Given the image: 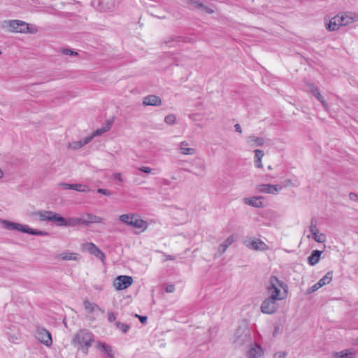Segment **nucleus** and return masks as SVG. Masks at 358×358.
Wrapping results in <instances>:
<instances>
[{
    "mask_svg": "<svg viewBox=\"0 0 358 358\" xmlns=\"http://www.w3.org/2000/svg\"><path fill=\"white\" fill-rule=\"evenodd\" d=\"M267 295L279 301L285 300L288 294V285L275 275H271L265 285Z\"/></svg>",
    "mask_w": 358,
    "mask_h": 358,
    "instance_id": "f257e3e1",
    "label": "nucleus"
},
{
    "mask_svg": "<svg viewBox=\"0 0 358 358\" xmlns=\"http://www.w3.org/2000/svg\"><path fill=\"white\" fill-rule=\"evenodd\" d=\"M0 224L7 230H14L26 234H29L31 235L36 236H48V232L42 230L34 229L29 227L27 224H22L17 222H10L9 220H3L0 218Z\"/></svg>",
    "mask_w": 358,
    "mask_h": 358,
    "instance_id": "f03ea898",
    "label": "nucleus"
},
{
    "mask_svg": "<svg viewBox=\"0 0 358 358\" xmlns=\"http://www.w3.org/2000/svg\"><path fill=\"white\" fill-rule=\"evenodd\" d=\"M93 341L94 335L92 333L87 329H82L75 334L72 343L83 353L87 355Z\"/></svg>",
    "mask_w": 358,
    "mask_h": 358,
    "instance_id": "7ed1b4c3",
    "label": "nucleus"
},
{
    "mask_svg": "<svg viewBox=\"0 0 358 358\" xmlns=\"http://www.w3.org/2000/svg\"><path fill=\"white\" fill-rule=\"evenodd\" d=\"M2 28L5 30L13 33H35L36 29L30 27L29 24L24 21L20 20H7L1 24Z\"/></svg>",
    "mask_w": 358,
    "mask_h": 358,
    "instance_id": "20e7f679",
    "label": "nucleus"
},
{
    "mask_svg": "<svg viewBox=\"0 0 358 358\" xmlns=\"http://www.w3.org/2000/svg\"><path fill=\"white\" fill-rule=\"evenodd\" d=\"M29 217L34 221L53 222L58 225L59 215L50 210H37L31 212Z\"/></svg>",
    "mask_w": 358,
    "mask_h": 358,
    "instance_id": "39448f33",
    "label": "nucleus"
},
{
    "mask_svg": "<svg viewBox=\"0 0 358 358\" xmlns=\"http://www.w3.org/2000/svg\"><path fill=\"white\" fill-rule=\"evenodd\" d=\"M36 339L46 347L52 345V338L50 332L42 327H36L34 333Z\"/></svg>",
    "mask_w": 358,
    "mask_h": 358,
    "instance_id": "423d86ee",
    "label": "nucleus"
},
{
    "mask_svg": "<svg viewBox=\"0 0 358 358\" xmlns=\"http://www.w3.org/2000/svg\"><path fill=\"white\" fill-rule=\"evenodd\" d=\"M279 300L268 296L262 303L260 309L262 313L271 315L275 313L279 308Z\"/></svg>",
    "mask_w": 358,
    "mask_h": 358,
    "instance_id": "0eeeda50",
    "label": "nucleus"
},
{
    "mask_svg": "<svg viewBox=\"0 0 358 358\" xmlns=\"http://www.w3.org/2000/svg\"><path fill=\"white\" fill-rule=\"evenodd\" d=\"M324 27L329 31H335L343 27L339 13L330 19L324 18Z\"/></svg>",
    "mask_w": 358,
    "mask_h": 358,
    "instance_id": "6e6552de",
    "label": "nucleus"
},
{
    "mask_svg": "<svg viewBox=\"0 0 358 358\" xmlns=\"http://www.w3.org/2000/svg\"><path fill=\"white\" fill-rule=\"evenodd\" d=\"M245 246L254 251L264 252L269 250V247L261 239L252 238L245 241Z\"/></svg>",
    "mask_w": 358,
    "mask_h": 358,
    "instance_id": "1a4fd4ad",
    "label": "nucleus"
},
{
    "mask_svg": "<svg viewBox=\"0 0 358 358\" xmlns=\"http://www.w3.org/2000/svg\"><path fill=\"white\" fill-rule=\"evenodd\" d=\"M133 283V278L129 275L117 276L114 282L113 287L117 290H123L129 287Z\"/></svg>",
    "mask_w": 358,
    "mask_h": 358,
    "instance_id": "9d476101",
    "label": "nucleus"
},
{
    "mask_svg": "<svg viewBox=\"0 0 358 358\" xmlns=\"http://www.w3.org/2000/svg\"><path fill=\"white\" fill-rule=\"evenodd\" d=\"M80 224L84 225V218L83 217H68L65 218L59 215L58 220L59 227H76Z\"/></svg>",
    "mask_w": 358,
    "mask_h": 358,
    "instance_id": "9b49d317",
    "label": "nucleus"
},
{
    "mask_svg": "<svg viewBox=\"0 0 358 358\" xmlns=\"http://www.w3.org/2000/svg\"><path fill=\"white\" fill-rule=\"evenodd\" d=\"M282 189V187L279 185L260 184L257 186L259 192L273 195L278 194Z\"/></svg>",
    "mask_w": 358,
    "mask_h": 358,
    "instance_id": "f8f14e48",
    "label": "nucleus"
},
{
    "mask_svg": "<svg viewBox=\"0 0 358 358\" xmlns=\"http://www.w3.org/2000/svg\"><path fill=\"white\" fill-rule=\"evenodd\" d=\"M83 249L90 254L99 258L101 262L105 259V255L101 250L93 243H85L83 245Z\"/></svg>",
    "mask_w": 358,
    "mask_h": 358,
    "instance_id": "ddd939ff",
    "label": "nucleus"
},
{
    "mask_svg": "<svg viewBox=\"0 0 358 358\" xmlns=\"http://www.w3.org/2000/svg\"><path fill=\"white\" fill-rule=\"evenodd\" d=\"M341 20L344 26L352 24L358 22V13L352 11L339 13Z\"/></svg>",
    "mask_w": 358,
    "mask_h": 358,
    "instance_id": "4468645a",
    "label": "nucleus"
},
{
    "mask_svg": "<svg viewBox=\"0 0 358 358\" xmlns=\"http://www.w3.org/2000/svg\"><path fill=\"white\" fill-rule=\"evenodd\" d=\"M178 150L182 155H194L196 153V149L191 146L187 141H182L179 143Z\"/></svg>",
    "mask_w": 358,
    "mask_h": 358,
    "instance_id": "2eb2a0df",
    "label": "nucleus"
},
{
    "mask_svg": "<svg viewBox=\"0 0 358 358\" xmlns=\"http://www.w3.org/2000/svg\"><path fill=\"white\" fill-rule=\"evenodd\" d=\"M180 3L183 5L189 6L193 8L199 9L201 11L207 13H213V10L201 3L194 0H181Z\"/></svg>",
    "mask_w": 358,
    "mask_h": 358,
    "instance_id": "dca6fc26",
    "label": "nucleus"
},
{
    "mask_svg": "<svg viewBox=\"0 0 358 358\" xmlns=\"http://www.w3.org/2000/svg\"><path fill=\"white\" fill-rule=\"evenodd\" d=\"M264 355V350L257 344L252 345L247 352L248 358H262Z\"/></svg>",
    "mask_w": 358,
    "mask_h": 358,
    "instance_id": "f3484780",
    "label": "nucleus"
},
{
    "mask_svg": "<svg viewBox=\"0 0 358 358\" xmlns=\"http://www.w3.org/2000/svg\"><path fill=\"white\" fill-rule=\"evenodd\" d=\"M129 226L140 229L141 231H144L147 229L148 224L145 220L141 219L138 214H136V217L134 218Z\"/></svg>",
    "mask_w": 358,
    "mask_h": 358,
    "instance_id": "a211bd4d",
    "label": "nucleus"
},
{
    "mask_svg": "<svg viewBox=\"0 0 358 358\" xmlns=\"http://www.w3.org/2000/svg\"><path fill=\"white\" fill-rule=\"evenodd\" d=\"M307 90L312 93V94L315 96L318 101H320L325 110H328V104L320 94L317 87H316L313 84H308L307 85Z\"/></svg>",
    "mask_w": 358,
    "mask_h": 358,
    "instance_id": "6ab92c4d",
    "label": "nucleus"
},
{
    "mask_svg": "<svg viewBox=\"0 0 358 358\" xmlns=\"http://www.w3.org/2000/svg\"><path fill=\"white\" fill-rule=\"evenodd\" d=\"M92 141V137H85L83 140L75 141L69 143L67 148L72 150H77L88 144Z\"/></svg>",
    "mask_w": 358,
    "mask_h": 358,
    "instance_id": "aec40b11",
    "label": "nucleus"
},
{
    "mask_svg": "<svg viewBox=\"0 0 358 358\" xmlns=\"http://www.w3.org/2000/svg\"><path fill=\"white\" fill-rule=\"evenodd\" d=\"M143 103L144 106H159L162 99L156 95H148L144 97Z\"/></svg>",
    "mask_w": 358,
    "mask_h": 358,
    "instance_id": "412c9836",
    "label": "nucleus"
},
{
    "mask_svg": "<svg viewBox=\"0 0 358 358\" xmlns=\"http://www.w3.org/2000/svg\"><path fill=\"white\" fill-rule=\"evenodd\" d=\"M96 347L98 350L106 355L109 358H115L112 348L106 343L97 342Z\"/></svg>",
    "mask_w": 358,
    "mask_h": 358,
    "instance_id": "4be33fe9",
    "label": "nucleus"
},
{
    "mask_svg": "<svg viewBox=\"0 0 358 358\" xmlns=\"http://www.w3.org/2000/svg\"><path fill=\"white\" fill-rule=\"evenodd\" d=\"M261 196H252L248 197L243 199V202L245 204L255 207V208H262L264 206L262 201H261Z\"/></svg>",
    "mask_w": 358,
    "mask_h": 358,
    "instance_id": "5701e85b",
    "label": "nucleus"
},
{
    "mask_svg": "<svg viewBox=\"0 0 358 358\" xmlns=\"http://www.w3.org/2000/svg\"><path fill=\"white\" fill-rule=\"evenodd\" d=\"M246 142L250 147H257L262 146L265 141L262 137L250 136L248 137Z\"/></svg>",
    "mask_w": 358,
    "mask_h": 358,
    "instance_id": "b1692460",
    "label": "nucleus"
},
{
    "mask_svg": "<svg viewBox=\"0 0 358 358\" xmlns=\"http://www.w3.org/2000/svg\"><path fill=\"white\" fill-rule=\"evenodd\" d=\"M84 218V225H89L92 223H101L103 222V219L101 217H99L96 215L87 213L83 216Z\"/></svg>",
    "mask_w": 358,
    "mask_h": 358,
    "instance_id": "393cba45",
    "label": "nucleus"
},
{
    "mask_svg": "<svg viewBox=\"0 0 358 358\" xmlns=\"http://www.w3.org/2000/svg\"><path fill=\"white\" fill-rule=\"evenodd\" d=\"M322 252L320 250H314L312 254L308 257V263L311 266L317 264L320 259Z\"/></svg>",
    "mask_w": 358,
    "mask_h": 358,
    "instance_id": "a878e982",
    "label": "nucleus"
},
{
    "mask_svg": "<svg viewBox=\"0 0 358 358\" xmlns=\"http://www.w3.org/2000/svg\"><path fill=\"white\" fill-rule=\"evenodd\" d=\"M308 238H313L315 241L323 243L327 241V236L324 233H320L319 230L307 236Z\"/></svg>",
    "mask_w": 358,
    "mask_h": 358,
    "instance_id": "bb28decb",
    "label": "nucleus"
},
{
    "mask_svg": "<svg viewBox=\"0 0 358 358\" xmlns=\"http://www.w3.org/2000/svg\"><path fill=\"white\" fill-rule=\"evenodd\" d=\"M355 352L351 350H345L341 352H335L334 358H354Z\"/></svg>",
    "mask_w": 358,
    "mask_h": 358,
    "instance_id": "cd10ccee",
    "label": "nucleus"
},
{
    "mask_svg": "<svg viewBox=\"0 0 358 358\" xmlns=\"http://www.w3.org/2000/svg\"><path fill=\"white\" fill-rule=\"evenodd\" d=\"M83 306L86 312L92 313L96 310H101L98 305L94 303H91L88 300L83 301Z\"/></svg>",
    "mask_w": 358,
    "mask_h": 358,
    "instance_id": "c85d7f7f",
    "label": "nucleus"
},
{
    "mask_svg": "<svg viewBox=\"0 0 358 358\" xmlns=\"http://www.w3.org/2000/svg\"><path fill=\"white\" fill-rule=\"evenodd\" d=\"M234 241V236H229L223 243H222L218 248V251L223 254L227 249L233 243Z\"/></svg>",
    "mask_w": 358,
    "mask_h": 358,
    "instance_id": "c756f323",
    "label": "nucleus"
},
{
    "mask_svg": "<svg viewBox=\"0 0 358 358\" xmlns=\"http://www.w3.org/2000/svg\"><path fill=\"white\" fill-rule=\"evenodd\" d=\"M110 127H111V122H108L104 127H103L102 128H100V129H97L92 134V135L89 136L88 137H92V140L94 137L101 136L102 134L109 131Z\"/></svg>",
    "mask_w": 358,
    "mask_h": 358,
    "instance_id": "7c9ffc66",
    "label": "nucleus"
},
{
    "mask_svg": "<svg viewBox=\"0 0 358 358\" xmlns=\"http://www.w3.org/2000/svg\"><path fill=\"white\" fill-rule=\"evenodd\" d=\"M136 213L122 214L119 216V220L121 222L129 226L130 224V223L132 222V220H134V218L136 217Z\"/></svg>",
    "mask_w": 358,
    "mask_h": 358,
    "instance_id": "2f4dec72",
    "label": "nucleus"
},
{
    "mask_svg": "<svg viewBox=\"0 0 358 358\" xmlns=\"http://www.w3.org/2000/svg\"><path fill=\"white\" fill-rule=\"evenodd\" d=\"M59 257L65 261L68 260H73V261H77L78 260V254L76 252H64L61 253Z\"/></svg>",
    "mask_w": 358,
    "mask_h": 358,
    "instance_id": "473e14b6",
    "label": "nucleus"
},
{
    "mask_svg": "<svg viewBox=\"0 0 358 358\" xmlns=\"http://www.w3.org/2000/svg\"><path fill=\"white\" fill-rule=\"evenodd\" d=\"M264 155V152L262 150H255V163L257 167L262 168L263 164L262 162V159Z\"/></svg>",
    "mask_w": 358,
    "mask_h": 358,
    "instance_id": "72a5a7b5",
    "label": "nucleus"
},
{
    "mask_svg": "<svg viewBox=\"0 0 358 358\" xmlns=\"http://www.w3.org/2000/svg\"><path fill=\"white\" fill-rule=\"evenodd\" d=\"M333 278V273L332 271H329L327 273V274L323 276L319 281H318V285H320L321 287H323L324 285L329 284Z\"/></svg>",
    "mask_w": 358,
    "mask_h": 358,
    "instance_id": "f704fd0d",
    "label": "nucleus"
},
{
    "mask_svg": "<svg viewBox=\"0 0 358 358\" xmlns=\"http://www.w3.org/2000/svg\"><path fill=\"white\" fill-rule=\"evenodd\" d=\"M71 189L80 192H88L90 191L88 186L82 184H72Z\"/></svg>",
    "mask_w": 358,
    "mask_h": 358,
    "instance_id": "c9c22d12",
    "label": "nucleus"
},
{
    "mask_svg": "<svg viewBox=\"0 0 358 358\" xmlns=\"http://www.w3.org/2000/svg\"><path fill=\"white\" fill-rule=\"evenodd\" d=\"M176 121V117L173 114H169L164 118V122L169 125H173Z\"/></svg>",
    "mask_w": 358,
    "mask_h": 358,
    "instance_id": "e433bc0d",
    "label": "nucleus"
},
{
    "mask_svg": "<svg viewBox=\"0 0 358 358\" xmlns=\"http://www.w3.org/2000/svg\"><path fill=\"white\" fill-rule=\"evenodd\" d=\"M8 338L10 342L13 343H17L20 340V335L18 333L13 334H8Z\"/></svg>",
    "mask_w": 358,
    "mask_h": 358,
    "instance_id": "4c0bfd02",
    "label": "nucleus"
},
{
    "mask_svg": "<svg viewBox=\"0 0 358 358\" xmlns=\"http://www.w3.org/2000/svg\"><path fill=\"white\" fill-rule=\"evenodd\" d=\"M299 183L296 179H294L293 180L291 179H287V180H285V182H284L285 187H290V186L297 187V186H299Z\"/></svg>",
    "mask_w": 358,
    "mask_h": 358,
    "instance_id": "58836bf2",
    "label": "nucleus"
},
{
    "mask_svg": "<svg viewBox=\"0 0 358 358\" xmlns=\"http://www.w3.org/2000/svg\"><path fill=\"white\" fill-rule=\"evenodd\" d=\"M117 328L120 329L123 333H127L129 329V327L124 323L117 322L115 324Z\"/></svg>",
    "mask_w": 358,
    "mask_h": 358,
    "instance_id": "ea45409f",
    "label": "nucleus"
},
{
    "mask_svg": "<svg viewBox=\"0 0 358 358\" xmlns=\"http://www.w3.org/2000/svg\"><path fill=\"white\" fill-rule=\"evenodd\" d=\"M309 231L310 232V234L318 231L315 221H314V220L311 221L310 227H309Z\"/></svg>",
    "mask_w": 358,
    "mask_h": 358,
    "instance_id": "a19ab883",
    "label": "nucleus"
},
{
    "mask_svg": "<svg viewBox=\"0 0 358 358\" xmlns=\"http://www.w3.org/2000/svg\"><path fill=\"white\" fill-rule=\"evenodd\" d=\"M112 177H113V179L118 181L120 183H122L123 182L122 174L120 173H115L113 174Z\"/></svg>",
    "mask_w": 358,
    "mask_h": 358,
    "instance_id": "79ce46f5",
    "label": "nucleus"
},
{
    "mask_svg": "<svg viewBox=\"0 0 358 358\" xmlns=\"http://www.w3.org/2000/svg\"><path fill=\"white\" fill-rule=\"evenodd\" d=\"M321 287H322L320 285H318V282H317V283H315V285H313L312 287H310L308 289V294L313 293V292L317 291V289H319Z\"/></svg>",
    "mask_w": 358,
    "mask_h": 358,
    "instance_id": "37998d69",
    "label": "nucleus"
},
{
    "mask_svg": "<svg viewBox=\"0 0 358 358\" xmlns=\"http://www.w3.org/2000/svg\"><path fill=\"white\" fill-rule=\"evenodd\" d=\"M287 356V352L283 351H279L275 352L273 355V358H285Z\"/></svg>",
    "mask_w": 358,
    "mask_h": 358,
    "instance_id": "c03bdc74",
    "label": "nucleus"
},
{
    "mask_svg": "<svg viewBox=\"0 0 358 358\" xmlns=\"http://www.w3.org/2000/svg\"><path fill=\"white\" fill-rule=\"evenodd\" d=\"M62 52L66 55H77V52H73V50H69V49H63L62 50Z\"/></svg>",
    "mask_w": 358,
    "mask_h": 358,
    "instance_id": "a18cd8bd",
    "label": "nucleus"
},
{
    "mask_svg": "<svg viewBox=\"0 0 358 358\" xmlns=\"http://www.w3.org/2000/svg\"><path fill=\"white\" fill-rule=\"evenodd\" d=\"M139 170L145 173H151L152 169L148 166H141L139 168Z\"/></svg>",
    "mask_w": 358,
    "mask_h": 358,
    "instance_id": "49530a36",
    "label": "nucleus"
},
{
    "mask_svg": "<svg viewBox=\"0 0 358 358\" xmlns=\"http://www.w3.org/2000/svg\"><path fill=\"white\" fill-rule=\"evenodd\" d=\"M97 192L106 196L111 195V192L106 189L99 188L97 189Z\"/></svg>",
    "mask_w": 358,
    "mask_h": 358,
    "instance_id": "de8ad7c7",
    "label": "nucleus"
},
{
    "mask_svg": "<svg viewBox=\"0 0 358 358\" xmlns=\"http://www.w3.org/2000/svg\"><path fill=\"white\" fill-rule=\"evenodd\" d=\"M108 320L110 322H112L116 320V315L114 313H108Z\"/></svg>",
    "mask_w": 358,
    "mask_h": 358,
    "instance_id": "09e8293b",
    "label": "nucleus"
},
{
    "mask_svg": "<svg viewBox=\"0 0 358 358\" xmlns=\"http://www.w3.org/2000/svg\"><path fill=\"white\" fill-rule=\"evenodd\" d=\"M59 186L65 189H71L72 184L69 183H60Z\"/></svg>",
    "mask_w": 358,
    "mask_h": 358,
    "instance_id": "8fccbe9b",
    "label": "nucleus"
},
{
    "mask_svg": "<svg viewBox=\"0 0 358 358\" xmlns=\"http://www.w3.org/2000/svg\"><path fill=\"white\" fill-rule=\"evenodd\" d=\"M165 290L168 293H172L175 291V286L173 285H168L166 287Z\"/></svg>",
    "mask_w": 358,
    "mask_h": 358,
    "instance_id": "3c124183",
    "label": "nucleus"
},
{
    "mask_svg": "<svg viewBox=\"0 0 358 358\" xmlns=\"http://www.w3.org/2000/svg\"><path fill=\"white\" fill-rule=\"evenodd\" d=\"M234 129H235V131L238 133V134H242L243 131H242V128L241 127V125L239 124H236L234 125Z\"/></svg>",
    "mask_w": 358,
    "mask_h": 358,
    "instance_id": "603ef678",
    "label": "nucleus"
},
{
    "mask_svg": "<svg viewBox=\"0 0 358 358\" xmlns=\"http://www.w3.org/2000/svg\"><path fill=\"white\" fill-rule=\"evenodd\" d=\"M136 317H137L139 319V320L141 321V322L143 324L145 323L147 321V317H145V316H141L138 315H136Z\"/></svg>",
    "mask_w": 358,
    "mask_h": 358,
    "instance_id": "864d4df0",
    "label": "nucleus"
},
{
    "mask_svg": "<svg viewBox=\"0 0 358 358\" xmlns=\"http://www.w3.org/2000/svg\"><path fill=\"white\" fill-rule=\"evenodd\" d=\"M113 7H114L113 4L106 5V6L101 7L100 9L102 10H108L112 9Z\"/></svg>",
    "mask_w": 358,
    "mask_h": 358,
    "instance_id": "5fc2aeb1",
    "label": "nucleus"
},
{
    "mask_svg": "<svg viewBox=\"0 0 358 358\" xmlns=\"http://www.w3.org/2000/svg\"><path fill=\"white\" fill-rule=\"evenodd\" d=\"M165 257H166V260H175L176 259V257L172 256V255H165Z\"/></svg>",
    "mask_w": 358,
    "mask_h": 358,
    "instance_id": "6e6d98bb",
    "label": "nucleus"
},
{
    "mask_svg": "<svg viewBox=\"0 0 358 358\" xmlns=\"http://www.w3.org/2000/svg\"><path fill=\"white\" fill-rule=\"evenodd\" d=\"M194 116H195V114H190V115H189V118L190 120H195V117H194Z\"/></svg>",
    "mask_w": 358,
    "mask_h": 358,
    "instance_id": "4d7b16f0",
    "label": "nucleus"
},
{
    "mask_svg": "<svg viewBox=\"0 0 358 358\" xmlns=\"http://www.w3.org/2000/svg\"><path fill=\"white\" fill-rule=\"evenodd\" d=\"M278 329H279V327H275V330L273 331V336H275L278 331Z\"/></svg>",
    "mask_w": 358,
    "mask_h": 358,
    "instance_id": "13d9d810",
    "label": "nucleus"
},
{
    "mask_svg": "<svg viewBox=\"0 0 358 358\" xmlns=\"http://www.w3.org/2000/svg\"><path fill=\"white\" fill-rule=\"evenodd\" d=\"M350 197L352 199H355L356 197H357V195L355 194H350Z\"/></svg>",
    "mask_w": 358,
    "mask_h": 358,
    "instance_id": "bf43d9fd",
    "label": "nucleus"
},
{
    "mask_svg": "<svg viewBox=\"0 0 358 358\" xmlns=\"http://www.w3.org/2000/svg\"><path fill=\"white\" fill-rule=\"evenodd\" d=\"M3 176V172L1 169H0V179L2 178Z\"/></svg>",
    "mask_w": 358,
    "mask_h": 358,
    "instance_id": "052dcab7",
    "label": "nucleus"
},
{
    "mask_svg": "<svg viewBox=\"0 0 358 358\" xmlns=\"http://www.w3.org/2000/svg\"><path fill=\"white\" fill-rule=\"evenodd\" d=\"M232 342L234 343H238V340H234V336L232 338Z\"/></svg>",
    "mask_w": 358,
    "mask_h": 358,
    "instance_id": "680f3d73",
    "label": "nucleus"
},
{
    "mask_svg": "<svg viewBox=\"0 0 358 358\" xmlns=\"http://www.w3.org/2000/svg\"><path fill=\"white\" fill-rule=\"evenodd\" d=\"M268 169H270V170H271V169H272L271 166H268Z\"/></svg>",
    "mask_w": 358,
    "mask_h": 358,
    "instance_id": "e2e57ef3",
    "label": "nucleus"
},
{
    "mask_svg": "<svg viewBox=\"0 0 358 358\" xmlns=\"http://www.w3.org/2000/svg\"><path fill=\"white\" fill-rule=\"evenodd\" d=\"M101 4H103V2H101V4H99V6L102 7L103 6H101Z\"/></svg>",
    "mask_w": 358,
    "mask_h": 358,
    "instance_id": "0e129e2a",
    "label": "nucleus"
},
{
    "mask_svg": "<svg viewBox=\"0 0 358 358\" xmlns=\"http://www.w3.org/2000/svg\"><path fill=\"white\" fill-rule=\"evenodd\" d=\"M101 4H103V2H101V4H99V6L102 7L103 6H101Z\"/></svg>",
    "mask_w": 358,
    "mask_h": 358,
    "instance_id": "69168bd1",
    "label": "nucleus"
},
{
    "mask_svg": "<svg viewBox=\"0 0 358 358\" xmlns=\"http://www.w3.org/2000/svg\"><path fill=\"white\" fill-rule=\"evenodd\" d=\"M357 122H358V116H357Z\"/></svg>",
    "mask_w": 358,
    "mask_h": 358,
    "instance_id": "338daca9",
    "label": "nucleus"
},
{
    "mask_svg": "<svg viewBox=\"0 0 358 358\" xmlns=\"http://www.w3.org/2000/svg\"><path fill=\"white\" fill-rule=\"evenodd\" d=\"M1 54V52L0 51V55Z\"/></svg>",
    "mask_w": 358,
    "mask_h": 358,
    "instance_id": "774afa93",
    "label": "nucleus"
}]
</instances>
